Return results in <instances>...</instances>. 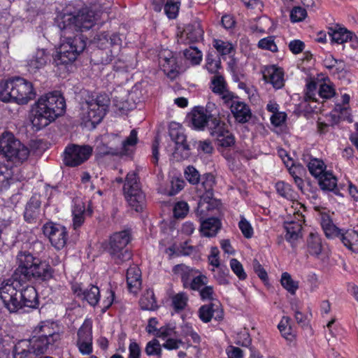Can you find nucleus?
<instances>
[{
	"instance_id": "32",
	"label": "nucleus",
	"mask_w": 358,
	"mask_h": 358,
	"mask_svg": "<svg viewBox=\"0 0 358 358\" xmlns=\"http://www.w3.org/2000/svg\"><path fill=\"white\" fill-rule=\"evenodd\" d=\"M341 242L348 249L358 252V232L354 229H348L343 231L341 238Z\"/></svg>"
},
{
	"instance_id": "63",
	"label": "nucleus",
	"mask_w": 358,
	"mask_h": 358,
	"mask_svg": "<svg viewBox=\"0 0 358 358\" xmlns=\"http://www.w3.org/2000/svg\"><path fill=\"white\" fill-rule=\"evenodd\" d=\"M213 271L214 278L219 285H227L229 284L228 271L225 272L221 268H217V270L213 269Z\"/></svg>"
},
{
	"instance_id": "21",
	"label": "nucleus",
	"mask_w": 358,
	"mask_h": 358,
	"mask_svg": "<svg viewBox=\"0 0 358 358\" xmlns=\"http://www.w3.org/2000/svg\"><path fill=\"white\" fill-rule=\"evenodd\" d=\"M172 271L175 275L180 277L182 286L185 289L188 288V285L191 282L194 275L199 273V271L183 264L176 265Z\"/></svg>"
},
{
	"instance_id": "55",
	"label": "nucleus",
	"mask_w": 358,
	"mask_h": 358,
	"mask_svg": "<svg viewBox=\"0 0 358 358\" xmlns=\"http://www.w3.org/2000/svg\"><path fill=\"white\" fill-rule=\"evenodd\" d=\"M238 227L245 238H250L252 237L254 231L250 223L244 217H241L238 222Z\"/></svg>"
},
{
	"instance_id": "35",
	"label": "nucleus",
	"mask_w": 358,
	"mask_h": 358,
	"mask_svg": "<svg viewBox=\"0 0 358 358\" xmlns=\"http://www.w3.org/2000/svg\"><path fill=\"white\" fill-rule=\"evenodd\" d=\"M14 181L13 169L8 166H0V191L8 189Z\"/></svg>"
},
{
	"instance_id": "31",
	"label": "nucleus",
	"mask_w": 358,
	"mask_h": 358,
	"mask_svg": "<svg viewBox=\"0 0 358 358\" xmlns=\"http://www.w3.org/2000/svg\"><path fill=\"white\" fill-rule=\"evenodd\" d=\"M53 343H54L47 340L46 338H41L40 336L34 334L29 341L31 350H33L34 353H36V356L44 354L48 350L49 345H51Z\"/></svg>"
},
{
	"instance_id": "39",
	"label": "nucleus",
	"mask_w": 358,
	"mask_h": 358,
	"mask_svg": "<svg viewBox=\"0 0 358 358\" xmlns=\"http://www.w3.org/2000/svg\"><path fill=\"white\" fill-rule=\"evenodd\" d=\"M322 227L326 236L329 238H334L336 237L341 238V234L343 230L338 228L332 222L329 220H323L322 222Z\"/></svg>"
},
{
	"instance_id": "30",
	"label": "nucleus",
	"mask_w": 358,
	"mask_h": 358,
	"mask_svg": "<svg viewBox=\"0 0 358 358\" xmlns=\"http://www.w3.org/2000/svg\"><path fill=\"white\" fill-rule=\"evenodd\" d=\"M171 55L169 53L168 56L160 57L159 64L164 73L173 79L177 76L178 71L176 59Z\"/></svg>"
},
{
	"instance_id": "22",
	"label": "nucleus",
	"mask_w": 358,
	"mask_h": 358,
	"mask_svg": "<svg viewBox=\"0 0 358 358\" xmlns=\"http://www.w3.org/2000/svg\"><path fill=\"white\" fill-rule=\"evenodd\" d=\"M320 189L323 191L333 192L338 194L337 178L330 171H327L317 178Z\"/></svg>"
},
{
	"instance_id": "7",
	"label": "nucleus",
	"mask_w": 358,
	"mask_h": 358,
	"mask_svg": "<svg viewBox=\"0 0 358 358\" xmlns=\"http://www.w3.org/2000/svg\"><path fill=\"white\" fill-rule=\"evenodd\" d=\"M123 192L129 205L140 211L143 209L145 201V195L141 190L138 178L135 172L128 173L123 186Z\"/></svg>"
},
{
	"instance_id": "23",
	"label": "nucleus",
	"mask_w": 358,
	"mask_h": 358,
	"mask_svg": "<svg viewBox=\"0 0 358 358\" xmlns=\"http://www.w3.org/2000/svg\"><path fill=\"white\" fill-rule=\"evenodd\" d=\"M53 326L54 324L50 322H42L34 329L33 333L55 343L59 338V335L56 333Z\"/></svg>"
},
{
	"instance_id": "43",
	"label": "nucleus",
	"mask_w": 358,
	"mask_h": 358,
	"mask_svg": "<svg viewBox=\"0 0 358 358\" xmlns=\"http://www.w3.org/2000/svg\"><path fill=\"white\" fill-rule=\"evenodd\" d=\"M211 89L214 93L218 95L228 90L226 81L222 76L216 74L213 77L211 80Z\"/></svg>"
},
{
	"instance_id": "61",
	"label": "nucleus",
	"mask_w": 358,
	"mask_h": 358,
	"mask_svg": "<svg viewBox=\"0 0 358 358\" xmlns=\"http://www.w3.org/2000/svg\"><path fill=\"white\" fill-rule=\"evenodd\" d=\"M189 212V206L185 201H178L173 208L174 216L177 218H183Z\"/></svg>"
},
{
	"instance_id": "16",
	"label": "nucleus",
	"mask_w": 358,
	"mask_h": 358,
	"mask_svg": "<svg viewBox=\"0 0 358 358\" xmlns=\"http://www.w3.org/2000/svg\"><path fill=\"white\" fill-rule=\"evenodd\" d=\"M73 294L80 299L86 300L92 306H96L100 298V292L98 287L92 285L89 288L83 289L80 284L72 285Z\"/></svg>"
},
{
	"instance_id": "60",
	"label": "nucleus",
	"mask_w": 358,
	"mask_h": 358,
	"mask_svg": "<svg viewBox=\"0 0 358 358\" xmlns=\"http://www.w3.org/2000/svg\"><path fill=\"white\" fill-rule=\"evenodd\" d=\"M307 15L306 9L300 6H296L290 12V20L293 22H298L303 20Z\"/></svg>"
},
{
	"instance_id": "62",
	"label": "nucleus",
	"mask_w": 358,
	"mask_h": 358,
	"mask_svg": "<svg viewBox=\"0 0 358 358\" xmlns=\"http://www.w3.org/2000/svg\"><path fill=\"white\" fill-rule=\"evenodd\" d=\"M285 164L293 178L301 175L303 171V166L299 164H294L290 157L287 158V161H285Z\"/></svg>"
},
{
	"instance_id": "42",
	"label": "nucleus",
	"mask_w": 358,
	"mask_h": 358,
	"mask_svg": "<svg viewBox=\"0 0 358 358\" xmlns=\"http://www.w3.org/2000/svg\"><path fill=\"white\" fill-rule=\"evenodd\" d=\"M188 300V295L185 292H179L171 297L172 306L176 311L182 310L187 306Z\"/></svg>"
},
{
	"instance_id": "59",
	"label": "nucleus",
	"mask_w": 358,
	"mask_h": 358,
	"mask_svg": "<svg viewBox=\"0 0 358 358\" xmlns=\"http://www.w3.org/2000/svg\"><path fill=\"white\" fill-rule=\"evenodd\" d=\"M319 95L323 99H330L336 94L335 89L331 84L322 83L320 85Z\"/></svg>"
},
{
	"instance_id": "28",
	"label": "nucleus",
	"mask_w": 358,
	"mask_h": 358,
	"mask_svg": "<svg viewBox=\"0 0 358 358\" xmlns=\"http://www.w3.org/2000/svg\"><path fill=\"white\" fill-rule=\"evenodd\" d=\"M92 214V210L90 208L86 210L83 203H76L73 210V226L74 229L79 228L85 221V215H87L91 216Z\"/></svg>"
},
{
	"instance_id": "15",
	"label": "nucleus",
	"mask_w": 358,
	"mask_h": 358,
	"mask_svg": "<svg viewBox=\"0 0 358 358\" xmlns=\"http://www.w3.org/2000/svg\"><path fill=\"white\" fill-rule=\"evenodd\" d=\"M264 80L272 85L275 90L283 87L285 85L283 70L275 65L265 66L262 70Z\"/></svg>"
},
{
	"instance_id": "4",
	"label": "nucleus",
	"mask_w": 358,
	"mask_h": 358,
	"mask_svg": "<svg viewBox=\"0 0 358 358\" xmlns=\"http://www.w3.org/2000/svg\"><path fill=\"white\" fill-rule=\"evenodd\" d=\"M29 149L18 141L10 131L0 134V155L8 162L18 166L26 161L29 156Z\"/></svg>"
},
{
	"instance_id": "24",
	"label": "nucleus",
	"mask_w": 358,
	"mask_h": 358,
	"mask_svg": "<svg viewBox=\"0 0 358 358\" xmlns=\"http://www.w3.org/2000/svg\"><path fill=\"white\" fill-rule=\"evenodd\" d=\"M284 227L286 231L285 239L292 247L295 246L296 241L302 236L301 223L295 221L285 222Z\"/></svg>"
},
{
	"instance_id": "11",
	"label": "nucleus",
	"mask_w": 358,
	"mask_h": 358,
	"mask_svg": "<svg viewBox=\"0 0 358 358\" xmlns=\"http://www.w3.org/2000/svg\"><path fill=\"white\" fill-rule=\"evenodd\" d=\"M43 231L52 245L57 250H61L66 245L68 232L64 226L53 222H48L43 225Z\"/></svg>"
},
{
	"instance_id": "33",
	"label": "nucleus",
	"mask_w": 358,
	"mask_h": 358,
	"mask_svg": "<svg viewBox=\"0 0 358 358\" xmlns=\"http://www.w3.org/2000/svg\"><path fill=\"white\" fill-rule=\"evenodd\" d=\"M212 137L217 138L222 137V135L229 130L227 124L220 120V117H213L207 127Z\"/></svg>"
},
{
	"instance_id": "8",
	"label": "nucleus",
	"mask_w": 358,
	"mask_h": 358,
	"mask_svg": "<svg viewBox=\"0 0 358 358\" xmlns=\"http://www.w3.org/2000/svg\"><path fill=\"white\" fill-rule=\"evenodd\" d=\"M20 281L15 278L14 280H4L0 285V299L10 313L17 312L20 309L18 293Z\"/></svg>"
},
{
	"instance_id": "14",
	"label": "nucleus",
	"mask_w": 358,
	"mask_h": 358,
	"mask_svg": "<svg viewBox=\"0 0 358 358\" xmlns=\"http://www.w3.org/2000/svg\"><path fill=\"white\" fill-rule=\"evenodd\" d=\"M169 132L171 138L176 144V151H183L185 153L182 157L187 158L189 156L190 148L187 143L182 125L175 122H171L169 126Z\"/></svg>"
},
{
	"instance_id": "27",
	"label": "nucleus",
	"mask_w": 358,
	"mask_h": 358,
	"mask_svg": "<svg viewBox=\"0 0 358 358\" xmlns=\"http://www.w3.org/2000/svg\"><path fill=\"white\" fill-rule=\"evenodd\" d=\"M221 228V222L215 217L208 218L201 222L200 232L206 237L215 236Z\"/></svg>"
},
{
	"instance_id": "64",
	"label": "nucleus",
	"mask_w": 358,
	"mask_h": 358,
	"mask_svg": "<svg viewBox=\"0 0 358 358\" xmlns=\"http://www.w3.org/2000/svg\"><path fill=\"white\" fill-rule=\"evenodd\" d=\"M220 99L222 100L223 103L228 107L231 108V106L238 100V97L235 95L234 93L230 92L229 90L223 92L220 94H219Z\"/></svg>"
},
{
	"instance_id": "10",
	"label": "nucleus",
	"mask_w": 358,
	"mask_h": 358,
	"mask_svg": "<svg viewBox=\"0 0 358 358\" xmlns=\"http://www.w3.org/2000/svg\"><path fill=\"white\" fill-rule=\"evenodd\" d=\"M13 94L12 101L25 105L35 98L36 92L31 82L20 77L13 78Z\"/></svg>"
},
{
	"instance_id": "18",
	"label": "nucleus",
	"mask_w": 358,
	"mask_h": 358,
	"mask_svg": "<svg viewBox=\"0 0 358 358\" xmlns=\"http://www.w3.org/2000/svg\"><path fill=\"white\" fill-rule=\"evenodd\" d=\"M19 302L20 309L23 307L38 308L39 302L36 289L33 286H27L22 289L19 294Z\"/></svg>"
},
{
	"instance_id": "5",
	"label": "nucleus",
	"mask_w": 358,
	"mask_h": 358,
	"mask_svg": "<svg viewBox=\"0 0 358 358\" xmlns=\"http://www.w3.org/2000/svg\"><path fill=\"white\" fill-rule=\"evenodd\" d=\"M110 99L106 94L92 96L83 103L80 117L85 123L99 124L106 115Z\"/></svg>"
},
{
	"instance_id": "29",
	"label": "nucleus",
	"mask_w": 358,
	"mask_h": 358,
	"mask_svg": "<svg viewBox=\"0 0 358 358\" xmlns=\"http://www.w3.org/2000/svg\"><path fill=\"white\" fill-rule=\"evenodd\" d=\"M328 33L331 41L338 44L351 41L353 37V34L351 31L343 27H331L329 29Z\"/></svg>"
},
{
	"instance_id": "2",
	"label": "nucleus",
	"mask_w": 358,
	"mask_h": 358,
	"mask_svg": "<svg viewBox=\"0 0 358 358\" xmlns=\"http://www.w3.org/2000/svg\"><path fill=\"white\" fill-rule=\"evenodd\" d=\"M66 109L64 98L59 92L41 96L33 106L30 120L32 127L39 131L63 115Z\"/></svg>"
},
{
	"instance_id": "50",
	"label": "nucleus",
	"mask_w": 358,
	"mask_h": 358,
	"mask_svg": "<svg viewBox=\"0 0 358 358\" xmlns=\"http://www.w3.org/2000/svg\"><path fill=\"white\" fill-rule=\"evenodd\" d=\"M145 352L148 356H160L162 354V348L159 341L154 338L149 341L145 346Z\"/></svg>"
},
{
	"instance_id": "12",
	"label": "nucleus",
	"mask_w": 358,
	"mask_h": 358,
	"mask_svg": "<svg viewBox=\"0 0 358 358\" xmlns=\"http://www.w3.org/2000/svg\"><path fill=\"white\" fill-rule=\"evenodd\" d=\"M77 346L82 355H90L92 352V322L85 320L79 328L78 333Z\"/></svg>"
},
{
	"instance_id": "49",
	"label": "nucleus",
	"mask_w": 358,
	"mask_h": 358,
	"mask_svg": "<svg viewBox=\"0 0 358 358\" xmlns=\"http://www.w3.org/2000/svg\"><path fill=\"white\" fill-rule=\"evenodd\" d=\"M199 293L202 301H208L210 303H213V301H218L215 298L214 287L211 285H206L199 292Z\"/></svg>"
},
{
	"instance_id": "3",
	"label": "nucleus",
	"mask_w": 358,
	"mask_h": 358,
	"mask_svg": "<svg viewBox=\"0 0 358 358\" xmlns=\"http://www.w3.org/2000/svg\"><path fill=\"white\" fill-rule=\"evenodd\" d=\"M17 268L15 271V278L21 281L32 279L47 280L52 277L51 266L41 262L28 251H20L17 255Z\"/></svg>"
},
{
	"instance_id": "40",
	"label": "nucleus",
	"mask_w": 358,
	"mask_h": 358,
	"mask_svg": "<svg viewBox=\"0 0 358 358\" xmlns=\"http://www.w3.org/2000/svg\"><path fill=\"white\" fill-rule=\"evenodd\" d=\"M280 282L282 286L291 294H294L299 288V282L294 280L287 272L282 274Z\"/></svg>"
},
{
	"instance_id": "36",
	"label": "nucleus",
	"mask_w": 358,
	"mask_h": 358,
	"mask_svg": "<svg viewBox=\"0 0 358 358\" xmlns=\"http://www.w3.org/2000/svg\"><path fill=\"white\" fill-rule=\"evenodd\" d=\"M13 78L0 82V101L8 103L12 101L13 94Z\"/></svg>"
},
{
	"instance_id": "46",
	"label": "nucleus",
	"mask_w": 358,
	"mask_h": 358,
	"mask_svg": "<svg viewBox=\"0 0 358 358\" xmlns=\"http://www.w3.org/2000/svg\"><path fill=\"white\" fill-rule=\"evenodd\" d=\"M207 283L208 278L206 275L203 274L195 275L191 282L188 285L187 289L199 292Z\"/></svg>"
},
{
	"instance_id": "45",
	"label": "nucleus",
	"mask_w": 358,
	"mask_h": 358,
	"mask_svg": "<svg viewBox=\"0 0 358 358\" xmlns=\"http://www.w3.org/2000/svg\"><path fill=\"white\" fill-rule=\"evenodd\" d=\"M185 31L187 37L192 41H197L202 38L203 31L201 28L199 23H195L192 25H189Z\"/></svg>"
},
{
	"instance_id": "47",
	"label": "nucleus",
	"mask_w": 358,
	"mask_h": 358,
	"mask_svg": "<svg viewBox=\"0 0 358 358\" xmlns=\"http://www.w3.org/2000/svg\"><path fill=\"white\" fill-rule=\"evenodd\" d=\"M186 180L192 185H197L201 180V175L193 166H188L184 171Z\"/></svg>"
},
{
	"instance_id": "9",
	"label": "nucleus",
	"mask_w": 358,
	"mask_h": 358,
	"mask_svg": "<svg viewBox=\"0 0 358 358\" xmlns=\"http://www.w3.org/2000/svg\"><path fill=\"white\" fill-rule=\"evenodd\" d=\"M92 148L88 145L72 144L65 148L64 163L68 166L75 167L87 161L92 154Z\"/></svg>"
},
{
	"instance_id": "58",
	"label": "nucleus",
	"mask_w": 358,
	"mask_h": 358,
	"mask_svg": "<svg viewBox=\"0 0 358 358\" xmlns=\"http://www.w3.org/2000/svg\"><path fill=\"white\" fill-rule=\"evenodd\" d=\"M137 131L133 129L131 131L129 136L122 143V149L127 152L130 147H134L138 142Z\"/></svg>"
},
{
	"instance_id": "44",
	"label": "nucleus",
	"mask_w": 358,
	"mask_h": 358,
	"mask_svg": "<svg viewBox=\"0 0 358 358\" xmlns=\"http://www.w3.org/2000/svg\"><path fill=\"white\" fill-rule=\"evenodd\" d=\"M185 57L191 62L192 64H199L202 59L201 52L196 48L190 46L184 50Z\"/></svg>"
},
{
	"instance_id": "6",
	"label": "nucleus",
	"mask_w": 358,
	"mask_h": 358,
	"mask_svg": "<svg viewBox=\"0 0 358 358\" xmlns=\"http://www.w3.org/2000/svg\"><path fill=\"white\" fill-rule=\"evenodd\" d=\"M130 239L131 234L128 230L115 232L110 237L108 250L116 264H120L131 259V254L127 248Z\"/></svg>"
},
{
	"instance_id": "1",
	"label": "nucleus",
	"mask_w": 358,
	"mask_h": 358,
	"mask_svg": "<svg viewBox=\"0 0 358 358\" xmlns=\"http://www.w3.org/2000/svg\"><path fill=\"white\" fill-rule=\"evenodd\" d=\"M96 20L94 13L88 7L82 8L76 15L72 13L59 14L56 17L57 27L62 31L61 43L53 56L56 66L73 63L86 47V38L74 31H83L92 28Z\"/></svg>"
},
{
	"instance_id": "52",
	"label": "nucleus",
	"mask_w": 358,
	"mask_h": 358,
	"mask_svg": "<svg viewBox=\"0 0 358 358\" xmlns=\"http://www.w3.org/2000/svg\"><path fill=\"white\" fill-rule=\"evenodd\" d=\"M182 335L184 337L190 336L193 343L199 344L201 342L200 336L193 329L192 326L189 324H185L181 327Z\"/></svg>"
},
{
	"instance_id": "34",
	"label": "nucleus",
	"mask_w": 358,
	"mask_h": 358,
	"mask_svg": "<svg viewBox=\"0 0 358 358\" xmlns=\"http://www.w3.org/2000/svg\"><path fill=\"white\" fill-rule=\"evenodd\" d=\"M139 303L143 310H155L158 308L152 289H147L141 296Z\"/></svg>"
},
{
	"instance_id": "37",
	"label": "nucleus",
	"mask_w": 358,
	"mask_h": 358,
	"mask_svg": "<svg viewBox=\"0 0 358 358\" xmlns=\"http://www.w3.org/2000/svg\"><path fill=\"white\" fill-rule=\"evenodd\" d=\"M307 166L311 176L316 179L327 171V166L324 162L317 158H311Z\"/></svg>"
},
{
	"instance_id": "20",
	"label": "nucleus",
	"mask_w": 358,
	"mask_h": 358,
	"mask_svg": "<svg viewBox=\"0 0 358 358\" xmlns=\"http://www.w3.org/2000/svg\"><path fill=\"white\" fill-rule=\"evenodd\" d=\"M127 283L130 292L136 294L141 287V271L134 265L130 266L127 271Z\"/></svg>"
},
{
	"instance_id": "51",
	"label": "nucleus",
	"mask_w": 358,
	"mask_h": 358,
	"mask_svg": "<svg viewBox=\"0 0 358 358\" xmlns=\"http://www.w3.org/2000/svg\"><path fill=\"white\" fill-rule=\"evenodd\" d=\"M258 48L262 50H270L273 52L278 51L277 45L274 41L273 36H268L259 40L257 44Z\"/></svg>"
},
{
	"instance_id": "54",
	"label": "nucleus",
	"mask_w": 358,
	"mask_h": 358,
	"mask_svg": "<svg viewBox=\"0 0 358 358\" xmlns=\"http://www.w3.org/2000/svg\"><path fill=\"white\" fill-rule=\"evenodd\" d=\"M215 139L217 145L223 148H230L235 144V138L229 130L227 133L223 134L222 137H217Z\"/></svg>"
},
{
	"instance_id": "57",
	"label": "nucleus",
	"mask_w": 358,
	"mask_h": 358,
	"mask_svg": "<svg viewBox=\"0 0 358 358\" xmlns=\"http://www.w3.org/2000/svg\"><path fill=\"white\" fill-rule=\"evenodd\" d=\"M230 267L240 280H245L247 278V274L243 269V265L236 259H231L230 260Z\"/></svg>"
},
{
	"instance_id": "25",
	"label": "nucleus",
	"mask_w": 358,
	"mask_h": 358,
	"mask_svg": "<svg viewBox=\"0 0 358 358\" xmlns=\"http://www.w3.org/2000/svg\"><path fill=\"white\" fill-rule=\"evenodd\" d=\"M192 123L194 127L198 130H203L208 126L211 120L210 116L206 114L203 108H195L191 113Z\"/></svg>"
},
{
	"instance_id": "48",
	"label": "nucleus",
	"mask_w": 358,
	"mask_h": 358,
	"mask_svg": "<svg viewBox=\"0 0 358 358\" xmlns=\"http://www.w3.org/2000/svg\"><path fill=\"white\" fill-rule=\"evenodd\" d=\"M213 46L222 55H229L234 50L233 45L231 43L219 39L214 40Z\"/></svg>"
},
{
	"instance_id": "56",
	"label": "nucleus",
	"mask_w": 358,
	"mask_h": 358,
	"mask_svg": "<svg viewBox=\"0 0 358 358\" xmlns=\"http://www.w3.org/2000/svg\"><path fill=\"white\" fill-rule=\"evenodd\" d=\"M277 192L282 197L289 199L292 196V189L291 185L283 181H278L275 184Z\"/></svg>"
},
{
	"instance_id": "19",
	"label": "nucleus",
	"mask_w": 358,
	"mask_h": 358,
	"mask_svg": "<svg viewBox=\"0 0 358 358\" xmlns=\"http://www.w3.org/2000/svg\"><path fill=\"white\" fill-rule=\"evenodd\" d=\"M41 215V201L36 196L30 198L25 206L24 212V220L29 222H36Z\"/></svg>"
},
{
	"instance_id": "53",
	"label": "nucleus",
	"mask_w": 358,
	"mask_h": 358,
	"mask_svg": "<svg viewBox=\"0 0 358 358\" xmlns=\"http://www.w3.org/2000/svg\"><path fill=\"white\" fill-rule=\"evenodd\" d=\"M26 344L25 342L19 343L15 348L14 358H34L36 353L33 352L29 347L28 349L22 348V345Z\"/></svg>"
},
{
	"instance_id": "38",
	"label": "nucleus",
	"mask_w": 358,
	"mask_h": 358,
	"mask_svg": "<svg viewBox=\"0 0 358 358\" xmlns=\"http://www.w3.org/2000/svg\"><path fill=\"white\" fill-rule=\"evenodd\" d=\"M308 252L312 255H319L322 252V242L317 234L310 233L307 239Z\"/></svg>"
},
{
	"instance_id": "26",
	"label": "nucleus",
	"mask_w": 358,
	"mask_h": 358,
	"mask_svg": "<svg viewBox=\"0 0 358 358\" xmlns=\"http://www.w3.org/2000/svg\"><path fill=\"white\" fill-rule=\"evenodd\" d=\"M231 112L238 122L244 123L251 117V111L249 106L239 99L231 106Z\"/></svg>"
},
{
	"instance_id": "13",
	"label": "nucleus",
	"mask_w": 358,
	"mask_h": 358,
	"mask_svg": "<svg viewBox=\"0 0 358 358\" xmlns=\"http://www.w3.org/2000/svg\"><path fill=\"white\" fill-rule=\"evenodd\" d=\"M199 319L204 323H208L214 318L220 321L224 318V311L220 301H213L201 306L198 310Z\"/></svg>"
},
{
	"instance_id": "41",
	"label": "nucleus",
	"mask_w": 358,
	"mask_h": 358,
	"mask_svg": "<svg viewBox=\"0 0 358 358\" xmlns=\"http://www.w3.org/2000/svg\"><path fill=\"white\" fill-rule=\"evenodd\" d=\"M180 0H167L163 6L166 16L169 19H175L178 14Z\"/></svg>"
},
{
	"instance_id": "17",
	"label": "nucleus",
	"mask_w": 358,
	"mask_h": 358,
	"mask_svg": "<svg viewBox=\"0 0 358 358\" xmlns=\"http://www.w3.org/2000/svg\"><path fill=\"white\" fill-rule=\"evenodd\" d=\"M50 54L46 49H37L31 57L27 60L28 71L31 73H36L50 62Z\"/></svg>"
}]
</instances>
